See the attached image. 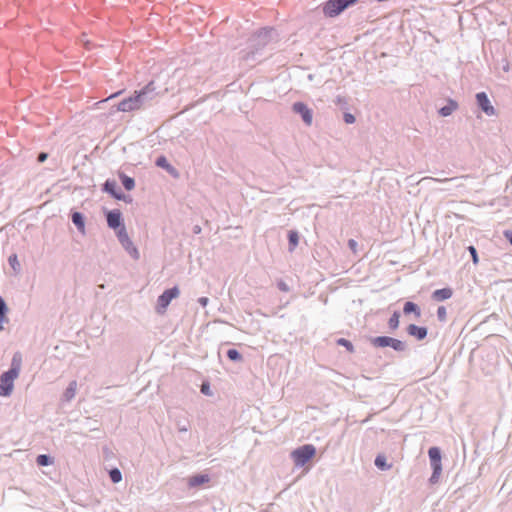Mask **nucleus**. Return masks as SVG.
I'll list each match as a JSON object with an SVG mask.
<instances>
[{
    "mask_svg": "<svg viewBox=\"0 0 512 512\" xmlns=\"http://www.w3.org/2000/svg\"><path fill=\"white\" fill-rule=\"evenodd\" d=\"M48 155L46 153H40L38 156L39 162H44L47 159Z\"/></svg>",
    "mask_w": 512,
    "mask_h": 512,
    "instance_id": "38",
    "label": "nucleus"
},
{
    "mask_svg": "<svg viewBox=\"0 0 512 512\" xmlns=\"http://www.w3.org/2000/svg\"><path fill=\"white\" fill-rule=\"evenodd\" d=\"M407 332L410 336H413L418 340H422L427 336V329L425 327H419L415 324H410L407 328Z\"/></svg>",
    "mask_w": 512,
    "mask_h": 512,
    "instance_id": "13",
    "label": "nucleus"
},
{
    "mask_svg": "<svg viewBox=\"0 0 512 512\" xmlns=\"http://www.w3.org/2000/svg\"><path fill=\"white\" fill-rule=\"evenodd\" d=\"M156 165L158 167L165 169L169 174H171L174 177H178L179 175L178 171L168 163L167 159L164 156H161L157 159Z\"/></svg>",
    "mask_w": 512,
    "mask_h": 512,
    "instance_id": "16",
    "label": "nucleus"
},
{
    "mask_svg": "<svg viewBox=\"0 0 512 512\" xmlns=\"http://www.w3.org/2000/svg\"><path fill=\"white\" fill-rule=\"evenodd\" d=\"M121 212L119 210H113L108 212L107 214V224L112 229L119 230L123 225H121Z\"/></svg>",
    "mask_w": 512,
    "mask_h": 512,
    "instance_id": "12",
    "label": "nucleus"
},
{
    "mask_svg": "<svg viewBox=\"0 0 512 512\" xmlns=\"http://www.w3.org/2000/svg\"><path fill=\"white\" fill-rule=\"evenodd\" d=\"M290 250L293 251L295 247L298 245L299 236L296 231H290L288 234Z\"/></svg>",
    "mask_w": 512,
    "mask_h": 512,
    "instance_id": "24",
    "label": "nucleus"
},
{
    "mask_svg": "<svg viewBox=\"0 0 512 512\" xmlns=\"http://www.w3.org/2000/svg\"><path fill=\"white\" fill-rule=\"evenodd\" d=\"M72 222L77 226V228L81 231V232H84L85 231V223H84V219H83V216L81 213L79 212H74L72 214Z\"/></svg>",
    "mask_w": 512,
    "mask_h": 512,
    "instance_id": "20",
    "label": "nucleus"
},
{
    "mask_svg": "<svg viewBox=\"0 0 512 512\" xmlns=\"http://www.w3.org/2000/svg\"><path fill=\"white\" fill-rule=\"evenodd\" d=\"M16 369H10L0 378V396H9L14 388V380L17 378Z\"/></svg>",
    "mask_w": 512,
    "mask_h": 512,
    "instance_id": "6",
    "label": "nucleus"
},
{
    "mask_svg": "<svg viewBox=\"0 0 512 512\" xmlns=\"http://www.w3.org/2000/svg\"><path fill=\"white\" fill-rule=\"evenodd\" d=\"M403 312L404 314L414 313L417 318L421 316V310L418 305L410 301L404 304Z\"/></svg>",
    "mask_w": 512,
    "mask_h": 512,
    "instance_id": "19",
    "label": "nucleus"
},
{
    "mask_svg": "<svg viewBox=\"0 0 512 512\" xmlns=\"http://www.w3.org/2000/svg\"><path fill=\"white\" fill-rule=\"evenodd\" d=\"M316 454V448L311 444L303 445L294 451H292L291 456L296 466L302 467L304 466L310 459H312Z\"/></svg>",
    "mask_w": 512,
    "mask_h": 512,
    "instance_id": "3",
    "label": "nucleus"
},
{
    "mask_svg": "<svg viewBox=\"0 0 512 512\" xmlns=\"http://www.w3.org/2000/svg\"><path fill=\"white\" fill-rule=\"evenodd\" d=\"M476 102L478 107L488 116L495 114V109L491 105V102L485 92H479L476 94Z\"/></svg>",
    "mask_w": 512,
    "mask_h": 512,
    "instance_id": "11",
    "label": "nucleus"
},
{
    "mask_svg": "<svg viewBox=\"0 0 512 512\" xmlns=\"http://www.w3.org/2000/svg\"><path fill=\"white\" fill-rule=\"evenodd\" d=\"M199 302L202 306H206L207 305V302H208V299L203 297V298H200L199 299Z\"/></svg>",
    "mask_w": 512,
    "mask_h": 512,
    "instance_id": "40",
    "label": "nucleus"
},
{
    "mask_svg": "<svg viewBox=\"0 0 512 512\" xmlns=\"http://www.w3.org/2000/svg\"><path fill=\"white\" fill-rule=\"evenodd\" d=\"M227 356L232 361H239L242 359V356L236 349H229L227 351Z\"/></svg>",
    "mask_w": 512,
    "mask_h": 512,
    "instance_id": "28",
    "label": "nucleus"
},
{
    "mask_svg": "<svg viewBox=\"0 0 512 512\" xmlns=\"http://www.w3.org/2000/svg\"><path fill=\"white\" fill-rule=\"evenodd\" d=\"M434 180H435V181H449L450 179L445 178V179H443V180H441V179H434Z\"/></svg>",
    "mask_w": 512,
    "mask_h": 512,
    "instance_id": "41",
    "label": "nucleus"
},
{
    "mask_svg": "<svg viewBox=\"0 0 512 512\" xmlns=\"http://www.w3.org/2000/svg\"><path fill=\"white\" fill-rule=\"evenodd\" d=\"M121 93H122L121 91L116 92V93L112 94L111 96H109L108 98H106L105 100L100 101V102H99V104H101V103H105V102H108L109 100H111V99H113V98L117 97V96H118V95H120Z\"/></svg>",
    "mask_w": 512,
    "mask_h": 512,
    "instance_id": "37",
    "label": "nucleus"
},
{
    "mask_svg": "<svg viewBox=\"0 0 512 512\" xmlns=\"http://www.w3.org/2000/svg\"><path fill=\"white\" fill-rule=\"evenodd\" d=\"M372 344L375 347H391L396 351H403L405 349V344L395 338L388 336H379L372 339Z\"/></svg>",
    "mask_w": 512,
    "mask_h": 512,
    "instance_id": "9",
    "label": "nucleus"
},
{
    "mask_svg": "<svg viewBox=\"0 0 512 512\" xmlns=\"http://www.w3.org/2000/svg\"><path fill=\"white\" fill-rule=\"evenodd\" d=\"M117 237L122 244V246L125 248V250L134 258H139V252L138 249L134 246L132 240L128 236V233L126 231V228L122 226L119 230H117Z\"/></svg>",
    "mask_w": 512,
    "mask_h": 512,
    "instance_id": "8",
    "label": "nucleus"
},
{
    "mask_svg": "<svg viewBox=\"0 0 512 512\" xmlns=\"http://www.w3.org/2000/svg\"><path fill=\"white\" fill-rule=\"evenodd\" d=\"M468 250H469V252H470V254L472 256L473 263L477 264L479 262V259H478V255H477V251H476L475 247L474 246H469Z\"/></svg>",
    "mask_w": 512,
    "mask_h": 512,
    "instance_id": "32",
    "label": "nucleus"
},
{
    "mask_svg": "<svg viewBox=\"0 0 512 512\" xmlns=\"http://www.w3.org/2000/svg\"><path fill=\"white\" fill-rule=\"evenodd\" d=\"M179 289L177 287H173L164 291L162 295L158 297L156 310L158 313L163 314L170 304L171 300L178 297Z\"/></svg>",
    "mask_w": 512,
    "mask_h": 512,
    "instance_id": "10",
    "label": "nucleus"
},
{
    "mask_svg": "<svg viewBox=\"0 0 512 512\" xmlns=\"http://www.w3.org/2000/svg\"><path fill=\"white\" fill-rule=\"evenodd\" d=\"M437 317L440 321H445L447 317V310L444 306H440L437 309Z\"/></svg>",
    "mask_w": 512,
    "mask_h": 512,
    "instance_id": "31",
    "label": "nucleus"
},
{
    "mask_svg": "<svg viewBox=\"0 0 512 512\" xmlns=\"http://www.w3.org/2000/svg\"><path fill=\"white\" fill-rule=\"evenodd\" d=\"M505 237L509 240L510 244L512 245V232L506 231L504 233Z\"/></svg>",
    "mask_w": 512,
    "mask_h": 512,
    "instance_id": "39",
    "label": "nucleus"
},
{
    "mask_svg": "<svg viewBox=\"0 0 512 512\" xmlns=\"http://www.w3.org/2000/svg\"><path fill=\"white\" fill-rule=\"evenodd\" d=\"M348 246L352 250L353 253H355V254L357 253L358 244L355 240L350 239L348 241Z\"/></svg>",
    "mask_w": 512,
    "mask_h": 512,
    "instance_id": "34",
    "label": "nucleus"
},
{
    "mask_svg": "<svg viewBox=\"0 0 512 512\" xmlns=\"http://www.w3.org/2000/svg\"><path fill=\"white\" fill-rule=\"evenodd\" d=\"M452 295H453L452 289H450V288H442V289L435 290L433 292V294H432V297L436 301H444V300H447V299L451 298Z\"/></svg>",
    "mask_w": 512,
    "mask_h": 512,
    "instance_id": "17",
    "label": "nucleus"
},
{
    "mask_svg": "<svg viewBox=\"0 0 512 512\" xmlns=\"http://www.w3.org/2000/svg\"><path fill=\"white\" fill-rule=\"evenodd\" d=\"M7 312L6 304L3 300V298L0 296V316L4 317Z\"/></svg>",
    "mask_w": 512,
    "mask_h": 512,
    "instance_id": "33",
    "label": "nucleus"
},
{
    "mask_svg": "<svg viewBox=\"0 0 512 512\" xmlns=\"http://www.w3.org/2000/svg\"><path fill=\"white\" fill-rule=\"evenodd\" d=\"M344 121L347 124H353L355 122V117L352 114H350V113H345L344 114Z\"/></svg>",
    "mask_w": 512,
    "mask_h": 512,
    "instance_id": "35",
    "label": "nucleus"
},
{
    "mask_svg": "<svg viewBox=\"0 0 512 512\" xmlns=\"http://www.w3.org/2000/svg\"><path fill=\"white\" fill-rule=\"evenodd\" d=\"M275 31L273 28H262L251 37L252 47L258 51L270 43Z\"/></svg>",
    "mask_w": 512,
    "mask_h": 512,
    "instance_id": "4",
    "label": "nucleus"
},
{
    "mask_svg": "<svg viewBox=\"0 0 512 512\" xmlns=\"http://www.w3.org/2000/svg\"><path fill=\"white\" fill-rule=\"evenodd\" d=\"M3 318H4V317H1V316H0V322L2 321V319H3Z\"/></svg>",
    "mask_w": 512,
    "mask_h": 512,
    "instance_id": "42",
    "label": "nucleus"
},
{
    "mask_svg": "<svg viewBox=\"0 0 512 512\" xmlns=\"http://www.w3.org/2000/svg\"><path fill=\"white\" fill-rule=\"evenodd\" d=\"M337 344L344 346L349 352L354 351V347H353L352 343L350 341H348L347 339L340 338L337 340Z\"/></svg>",
    "mask_w": 512,
    "mask_h": 512,
    "instance_id": "29",
    "label": "nucleus"
},
{
    "mask_svg": "<svg viewBox=\"0 0 512 512\" xmlns=\"http://www.w3.org/2000/svg\"><path fill=\"white\" fill-rule=\"evenodd\" d=\"M458 109V103L453 99H448L447 104L440 108L439 114L443 117L450 116L454 111Z\"/></svg>",
    "mask_w": 512,
    "mask_h": 512,
    "instance_id": "15",
    "label": "nucleus"
},
{
    "mask_svg": "<svg viewBox=\"0 0 512 512\" xmlns=\"http://www.w3.org/2000/svg\"><path fill=\"white\" fill-rule=\"evenodd\" d=\"M154 81L147 83L142 89L134 91L132 95L121 100L115 107L116 112H132L143 109L156 98Z\"/></svg>",
    "mask_w": 512,
    "mask_h": 512,
    "instance_id": "1",
    "label": "nucleus"
},
{
    "mask_svg": "<svg viewBox=\"0 0 512 512\" xmlns=\"http://www.w3.org/2000/svg\"><path fill=\"white\" fill-rule=\"evenodd\" d=\"M375 465L381 470H387L391 468V465L386 463V457L381 454L376 457Z\"/></svg>",
    "mask_w": 512,
    "mask_h": 512,
    "instance_id": "22",
    "label": "nucleus"
},
{
    "mask_svg": "<svg viewBox=\"0 0 512 512\" xmlns=\"http://www.w3.org/2000/svg\"><path fill=\"white\" fill-rule=\"evenodd\" d=\"M109 475H110L111 481L113 483H118L122 479V474H121L120 470L117 468L112 469L110 471Z\"/></svg>",
    "mask_w": 512,
    "mask_h": 512,
    "instance_id": "26",
    "label": "nucleus"
},
{
    "mask_svg": "<svg viewBox=\"0 0 512 512\" xmlns=\"http://www.w3.org/2000/svg\"><path fill=\"white\" fill-rule=\"evenodd\" d=\"M433 473L430 478L431 483H437L442 471L441 452L437 447H431L428 451Z\"/></svg>",
    "mask_w": 512,
    "mask_h": 512,
    "instance_id": "5",
    "label": "nucleus"
},
{
    "mask_svg": "<svg viewBox=\"0 0 512 512\" xmlns=\"http://www.w3.org/2000/svg\"><path fill=\"white\" fill-rule=\"evenodd\" d=\"M291 109L294 114H297L302 118V121L306 126L312 125L313 110L309 108L307 104L303 102H295L293 103Z\"/></svg>",
    "mask_w": 512,
    "mask_h": 512,
    "instance_id": "7",
    "label": "nucleus"
},
{
    "mask_svg": "<svg viewBox=\"0 0 512 512\" xmlns=\"http://www.w3.org/2000/svg\"><path fill=\"white\" fill-rule=\"evenodd\" d=\"M120 178H121L122 184L126 190L130 191V190L134 189L135 182L132 178H130L124 174H121Z\"/></svg>",
    "mask_w": 512,
    "mask_h": 512,
    "instance_id": "23",
    "label": "nucleus"
},
{
    "mask_svg": "<svg viewBox=\"0 0 512 512\" xmlns=\"http://www.w3.org/2000/svg\"><path fill=\"white\" fill-rule=\"evenodd\" d=\"M104 190L118 200L124 199V195L117 192V183L114 180H107L104 184Z\"/></svg>",
    "mask_w": 512,
    "mask_h": 512,
    "instance_id": "14",
    "label": "nucleus"
},
{
    "mask_svg": "<svg viewBox=\"0 0 512 512\" xmlns=\"http://www.w3.org/2000/svg\"><path fill=\"white\" fill-rule=\"evenodd\" d=\"M209 481V476L205 474L201 475H195L189 478V486L190 487H196L199 485H202L204 483H207Z\"/></svg>",
    "mask_w": 512,
    "mask_h": 512,
    "instance_id": "18",
    "label": "nucleus"
},
{
    "mask_svg": "<svg viewBox=\"0 0 512 512\" xmlns=\"http://www.w3.org/2000/svg\"><path fill=\"white\" fill-rule=\"evenodd\" d=\"M76 389H77V383H76V381H72L64 393V397L67 401H70L75 396Z\"/></svg>",
    "mask_w": 512,
    "mask_h": 512,
    "instance_id": "21",
    "label": "nucleus"
},
{
    "mask_svg": "<svg viewBox=\"0 0 512 512\" xmlns=\"http://www.w3.org/2000/svg\"><path fill=\"white\" fill-rule=\"evenodd\" d=\"M399 319H400V314H399V312L395 311L388 322L389 327L392 330H395L399 327V323H400Z\"/></svg>",
    "mask_w": 512,
    "mask_h": 512,
    "instance_id": "25",
    "label": "nucleus"
},
{
    "mask_svg": "<svg viewBox=\"0 0 512 512\" xmlns=\"http://www.w3.org/2000/svg\"><path fill=\"white\" fill-rule=\"evenodd\" d=\"M201 392H202L203 394H205V395H210V393H211V392H210V386H209V384H207V383H203V384L201 385Z\"/></svg>",
    "mask_w": 512,
    "mask_h": 512,
    "instance_id": "36",
    "label": "nucleus"
},
{
    "mask_svg": "<svg viewBox=\"0 0 512 512\" xmlns=\"http://www.w3.org/2000/svg\"><path fill=\"white\" fill-rule=\"evenodd\" d=\"M36 462L39 466H47L51 463V460L47 455L42 454L37 457Z\"/></svg>",
    "mask_w": 512,
    "mask_h": 512,
    "instance_id": "30",
    "label": "nucleus"
},
{
    "mask_svg": "<svg viewBox=\"0 0 512 512\" xmlns=\"http://www.w3.org/2000/svg\"><path fill=\"white\" fill-rule=\"evenodd\" d=\"M358 1L359 0H328L323 5V13L326 17H336Z\"/></svg>",
    "mask_w": 512,
    "mask_h": 512,
    "instance_id": "2",
    "label": "nucleus"
},
{
    "mask_svg": "<svg viewBox=\"0 0 512 512\" xmlns=\"http://www.w3.org/2000/svg\"><path fill=\"white\" fill-rule=\"evenodd\" d=\"M20 367H21V356L15 355L12 359L11 369H16L17 376H19Z\"/></svg>",
    "mask_w": 512,
    "mask_h": 512,
    "instance_id": "27",
    "label": "nucleus"
}]
</instances>
